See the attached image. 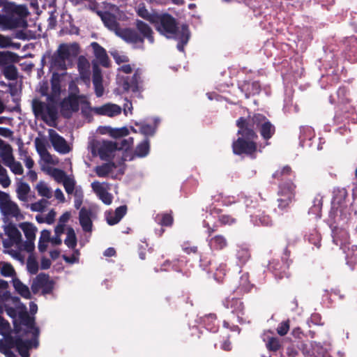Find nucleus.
Listing matches in <instances>:
<instances>
[{
	"label": "nucleus",
	"instance_id": "nucleus-1",
	"mask_svg": "<svg viewBox=\"0 0 357 357\" xmlns=\"http://www.w3.org/2000/svg\"><path fill=\"white\" fill-rule=\"evenodd\" d=\"M128 134V130L126 128L114 130L112 135L116 138V140L114 142L102 141L93 144L91 147L93 155H98L101 160H108L115 155L116 151H126L133 144L132 137L121 138Z\"/></svg>",
	"mask_w": 357,
	"mask_h": 357
},
{
	"label": "nucleus",
	"instance_id": "nucleus-2",
	"mask_svg": "<svg viewBox=\"0 0 357 357\" xmlns=\"http://www.w3.org/2000/svg\"><path fill=\"white\" fill-rule=\"evenodd\" d=\"M3 227L5 234L8 237L3 240L6 252L23 265L26 260V256L24 249H22L23 240L19 227L10 222L4 225Z\"/></svg>",
	"mask_w": 357,
	"mask_h": 357
},
{
	"label": "nucleus",
	"instance_id": "nucleus-3",
	"mask_svg": "<svg viewBox=\"0 0 357 357\" xmlns=\"http://www.w3.org/2000/svg\"><path fill=\"white\" fill-rule=\"evenodd\" d=\"M79 54L77 43H63L54 52L50 59V69L53 72L65 71L71 66Z\"/></svg>",
	"mask_w": 357,
	"mask_h": 357
},
{
	"label": "nucleus",
	"instance_id": "nucleus-4",
	"mask_svg": "<svg viewBox=\"0 0 357 357\" xmlns=\"http://www.w3.org/2000/svg\"><path fill=\"white\" fill-rule=\"evenodd\" d=\"M156 30L167 39L177 40L178 29L176 20L168 13H156L151 18Z\"/></svg>",
	"mask_w": 357,
	"mask_h": 357
},
{
	"label": "nucleus",
	"instance_id": "nucleus-5",
	"mask_svg": "<svg viewBox=\"0 0 357 357\" xmlns=\"http://www.w3.org/2000/svg\"><path fill=\"white\" fill-rule=\"evenodd\" d=\"M45 102L38 99L33 100V112L36 117L40 118L45 122L53 121L57 116L56 102L53 100H47V98Z\"/></svg>",
	"mask_w": 357,
	"mask_h": 357
},
{
	"label": "nucleus",
	"instance_id": "nucleus-6",
	"mask_svg": "<svg viewBox=\"0 0 357 357\" xmlns=\"http://www.w3.org/2000/svg\"><path fill=\"white\" fill-rule=\"evenodd\" d=\"M11 330L0 340V352L6 356L12 352L13 348H16L22 357H29V349L24 343L23 338L20 335L13 337L10 335Z\"/></svg>",
	"mask_w": 357,
	"mask_h": 357
},
{
	"label": "nucleus",
	"instance_id": "nucleus-7",
	"mask_svg": "<svg viewBox=\"0 0 357 357\" xmlns=\"http://www.w3.org/2000/svg\"><path fill=\"white\" fill-rule=\"evenodd\" d=\"M224 307L231 310V316L236 318L240 324L250 323L249 317L246 313L244 303L237 298H226L222 301Z\"/></svg>",
	"mask_w": 357,
	"mask_h": 357
},
{
	"label": "nucleus",
	"instance_id": "nucleus-8",
	"mask_svg": "<svg viewBox=\"0 0 357 357\" xmlns=\"http://www.w3.org/2000/svg\"><path fill=\"white\" fill-rule=\"evenodd\" d=\"M0 211L3 219L15 218L16 220H21L24 218L18 205L11 200L8 193L2 191H0Z\"/></svg>",
	"mask_w": 357,
	"mask_h": 357
},
{
	"label": "nucleus",
	"instance_id": "nucleus-9",
	"mask_svg": "<svg viewBox=\"0 0 357 357\" xmlns=\"http://www.w3.org/2000/svg\"><path fill=\"white\" fill-rule=\"evenodd\" d=\"M119 74L117 75V83L123 88L124 91H132L137 92L139 91V75L136 73L130 78L129 77H123L120 75L121 73L129 74L132 73V68L129 64H125L119 68Z\"/></svg>",
	"mask_w": 357,
	"mask_h": 357
},
{
	"label": "nucleus",
	"instance_id": "nucleus-10",
	"mask_svg": "<svg viewBox=\"0 0 357 357\" xmlns=\"http://www.w3.org/2000/svg\"><path fill=\"white\" fill-rule=\"evenodd\" d=\"M236 125L238 127L237 135L239 137L256 140L258 138L257 126L255 122V114L252 116L240 117L236 120Z\"/></svg>",
	"mask_w": 357,
	"mask_h": 357
},
{
	"label": "nucleus",
	"instance_id": "nucleus-11",
	"mask_svg": "<svg viewBox=\"0 0 357 357\" xmlns=\"http://www.w3.org/2000/svg\"><path fill=\"white\" fill-rule=\"evenodd\" d=\"M290 251L286 247L280 259H273L269 261L268 268L273 273L275 277L282 278L288 277V269L291 261L289 259Z\"/></svg>",
	"mask_w": 357,
	"mask_h": 357
},
{
	"label": "nucleus",
	"instance_id": "nucleus-12",
	"mask_svg": "<svg viewBox=\"0 0 357 357\" xmlns=\"http://www.w3.org/2000/svg\"><path fill=\"white\" fill-rule=\"evenodd\" d=\"M325 61L328 63L326 66H328V72L326 75H323L321 78V84L325 82H329L331 85L337 83L339 81L338 75V61L337 54H335L333 51L329 53H326Z\"/></svg>",
	"mask_w": 357,
	"mask_h": 357
},
{
	"label": "nucleus",
	"instance_id": "nucleus-13",
	"mask_svg": "<svg viewBox=\"0 0 357 357\" xmlns=\"http://www.w3.org/2000/svg\"><path fill=\"white\" fill-rule=\"evenodd\" d=\"M21 323L25 328L24 329L26 335L31 334V339H23L24 343L29 349L36 348L38 346L39 329L35 326V320L33 317L29 315H24L21 319Z\"/></svg>",
	"mask_w": 357,
	"mask_h": 357
},
{
	"label": "nucleus",
	"instance_id": "nucleus-14",
	"mask_svg": "<svg viewBox=\"0 0 357 357\" xmlns=\"http://www.w3.org/2000/svg\"><path fill=\"white\" fill-rule=\"evenodd\" d=\"M257 145L255 140L238 137L232 143L233 153L237 155H245L252 158H255Z\"/></svg>",
	"mask_w": 357,
	"mask_h": 357
},
{
	"label": "nucleus",
	"instance_id": "nucleus-15",
	"mask_svg": "<svg viewBox=\"0 0 357 357\" xmlns=\"http://www.w3.org/2000/svg\"><path fill=\"white\" fill-rule=\"evenodd\" d=\"M26 238V241H23L22 249L25 252H32L35 249L36 236L38 231V228L33 224L29 222H23L18 225Z\"/></svg>",
	"mask_w": 357,
	"mask_h": 357
},
{
	"label": "nucleus",
	"instance_id": "nucleus-16",
	"mask_svg": "<svg viewBox=\"0 0 357 357\" xmlns=\"http://www.w3.org/2000/svg\"><path fill=\"white\" fill-rule=\"evenodd\" d=\"M0 15V27L3 30L13 29L20 27L24 23L27 15H21L15 12H3Z\"/></svg>",
	"mask_w": 357,
	"mask_h": 357
},
{
	"label": "nucleus",
	"instance_id": "nucleus-17",
	"mask_svg": "<svg viewBox=\"0 0 357 357\" xmlns=\"http://www.w3.org/2000/svg\"><path fill=\"white\" fill-rule=\"evenodd\" d=\"M255 122L257 130L265 141L267 142L275 135V126L264 114H255Z\"/></svg>",
	"mask_w": 357,
	"mask_h": 357
},
{
	"label": "nucleus",
	"instance_id": "nucleus-18",
	"mask_svg": "<svg viewBox=\"0 0 357 357\" xmlns=\"http://www.w3.org/2000/svg\"><path fill=\"white\" fill-rule=\"evenodd\" d=\"M220 210L214 208L212 210L209 215H206V220L203 221V226L207 228V233L210 236L213 232L217 230L218 225L215 223L211 225L210 220L215 217L216 215L218 217V221L221 225H232L236 222V219L229 215L219 214Z\"/></svg>",
	"mask_w": 357,
	"mask_h": 357
},
{
	"label": "nucleus",
	"instance_id": "nucleus-19",
	"mask_svg": "<svg viewBox=\"0 0 357 357\" xmlns=\"http://www.w3.org/2000/svg\"><path fill=\"white\" fill-rule=\"evenodd\" d=\"M84 96H77L75 93L70 94L61 102V111L63 116L69 117L72 113L78 111L79 102Z\"/></svg>",
	"mask_w": 357,
	"mask_h": 357
},
{
	"label": "nucleus",
	"instance_id": "nucleus-20",
	"mask_svg": "<svg viewBox=\"0 0 357 357\" xmlns=\"http://www.w3.org/2000/svg\"><path fill=\"white\" fill-rule=\"evenodd\" d=\"M296 185L294 183L286 182L279 185V195L284 198L278 199V207L283 209L291 202L294 197Z\"/></svg>",
	"mask_w": 357,
	"mask_h": 357
},
{
	"label": "nucleus",
	"instance_id": "nucleus-21",
	"mask_svg": "<svg viewBox=\"0 0 357 357\" xmlns=\"http://www.w3.org/2000/svg\"><path fill=\"white\" fill-rule=\"evenodd\" d=\"M34 144L37 153L43 162L46 165H55L57 161L49 153L47 150L48 143L47 139L43 137H36L34 140Z\"/></svg>",
	"mask_w": 357,
	"mask_h": 357
},
{
	"label": "nucleus",
	"instance_id": "nucleus-22",
	"mask_svg": "<svg viewBox=\"0 0 357 357\" xmlns=\"http://www.w3.org/2000/svg\"><path fill=\"white\" fill-rule=\"evenodd\" d=\"M54 288V282L50 280L49 276L44 273H40L36 276L31 284V289L33 293H37L42 289L43 294H50Z\"/></svg>",
	"mask_w": 357,
	"mask_h": 357
},
{
	"label": "nucleus",
	"instance_id": "nucleus-23",
	"mask_svg": "<svg viewBox=\"0 0 357 357\" xmlns=\"http://www.w3.org/2000/svg\"><path fill=\"white\" fill-rule=\"evenodd\" d=\"M91 185L93 192L104 204L107 205L111 204L113 197L108 192L110 190V185L108 183L93 181Z\"/></svg>",
	"mask_w": 357,
	"mask_h": 357
},
{
	"label": "nucleus",
	"instance_id": "nucleus-24",
	"mask_svg": "<svg viewBox=\"0 0 357 357\" xmlns=\"http://www.w3.org/2000/svg\"><path fill=\"white\" fill-rule=\"evenodd\" d=\"M50 140L54 150L61 154L68 153L71 149L66 140L60 136L54 130L50 129L48 130Z\"/></svg>",
	"mask_w": 357,
	"mask_h": 357
},
{
	"label": "nucleus",
	"instance_id": "nucleus-25",
	"mask_svg": "<svg viewBox=\"0 0 357 357\" xmlns=\"http://www.w3.org/2000/svg\"><path fill=\"white\" fill-rule=\"evenodd\" d=\"M345 58L350 62L357 61V38L351 36L344 42Z\"/></svg>",
	"mask_w": 357,
	"mask_h": 357
},
{
	"label": "nucleus",
	"instance_id": "nucleus-26",
	"mask_svg": "<svg viewBox=\"0 0 357 357\" xmlns=\"http://www.w3.org/2000/svg\"><path fill=\"white\" fill-rule=\"evenodd\" d=\"M100 17L104 25L110 31H114L116 35L120 31L121 28L116 21V17L109 12L96 11Z\"/></svg>",
	"mask_w": 357,
	"mask_h": 357
},
{
	"label": "nucleus",
	"instance_id": "nucleus-27",
	"mask_svg": "<svg viewBox=\"0 0 357 357\" xmlns=\"http://www.w3.org/2000/svg\"><path fill=\"white\" fill-rule=\"evenodd\" d=\"M91 111L99 115L113 117L121 114V108L116 104L107 103L100 107H93Z\"/></svg>",
	"mask_w": 357,
	"mask_h": 357
},
{
	"label": "nucleus",
	"instance_id": "nucleus-28",
	"mask_svg": "<svg viewBox=\"0 0 357 357\" xmlns=\"http://www.w3.org/2000/svg\"><path fill=\"white\" fill-rule=\"evenodd\" d=\"M235 257L237 265L244 266L251 258L250 248L246 244H238L236 248Z\"/></svg>",
	"mask_w": 357,
	"mask_h": 357
},
{
	"label": "nucleus",
	"instance_id": "nucleus-29",
	"mask_svg": "<svg viewBox=\"0 0 357 357\" xmlns=\"http://www.w3.org/2000/svg\"><path fill=\"white\" fill-rule=\"evenodd\" d=\"M273 178L277 179L280 181V184L286 182H292V179L295 177L291 168L289 165L284 166L283 167L275 171L273 175Z\"/></svg>",
	"mask_w": 357,
	"mask_h": 357
},
{
	"label": "nucleus",
	"instance_id": "nucleus-30",
	"mask_svg": "<svg viewBox=\"0 0 357 357\" xmlns=\"http://www.w3.org/2000/svg\"><path fill=\"white\" fill-rule=\"evenodd\" d=\"M314 137V130L310 126H301L299 144L302 147L311 146V140Z\"/></svg>",
	"mask_w": 357,
	"mask_h": 357
},
{
	"label": "nucleus",
	"instance_id": "nucleus-31",
	"mask_svg": "<svg viewBox=\"0 0 357 357\" xmlns=\"http://www.w3.org/2000/svg\"><path fill=\"white\" fill-rule=\"evenodd\" d=\"M127 207L126 206H121L114 211H109L105 213V217L107 222L109 225H114L120 222L123 217L126 214Z\"/></svg>",
	"mask_w": 357,
	"mask_h": 357
},
{
	"label": "nucleus",
	"instance_id": "nucleus-32",
	"mask_svg": "<svg viewBox=\"0 0 357 357\" xmlns=\"http://www.w3.org/2000/svg\"><path fill=\"white\" fill-rule=\"evenodd\" d=\"M128 43H143V38L137 32L130 29H121L117 35Z\"/></svg>",
	"mask_w": 357,
	"mask_h": 357
},
{
	"label": "nucleus",
	"instance_id": "nucleus-33",
	"mask_svg": "<svg viewBox=\"0 0 357 357\" xmlns=\"http://www.w3.org/2000/svg\"><path fill=\"white\" fill-rule=\"evenodd\" d=\"M0 7H2L3 12H15L22 15H28L27 8L24 5H17L8 0H0Z\"/></svg>",
	"mask_w": 357,
	"mask_h": 357
},
{
	"label": "nucleus",
	"instance_id": "nucleus-34",
	"mask_svg": "<svg viewBox=\"0 0 357 357\" xmlns=\"http://www.w3.org/2000/svg\"><path fill=\"white\" fill-rule=\"evenodd\" d=\"M208 246L211 250H222L228 245L226 238L220 234L215 235L207 238Z\"/></svg>",
	"mask_w": 357,
	"mask_h": 357
},
{
	"label": "nucleus",
	"instance_id": "nucleus-35",
	"mask_svg": "<svg viewBox=\"0 0 357 357\" xmlns=\"http://www.w3.org/2000/svg\"><path fill=\"white\" fill-rule=\"evenodd\" d=\"M91 215V211L85 208H82L79 211V224L82 226V229L86 232H91L92 230L93 224Z\"/></svg>",
	"mask_w": 357,
	"mask_h": 357
},
{
	"label": "nucleus",
	"instance_id": "nucleus-36",
	"mask_svg": "<svg viewBox=\"0 0 357 357\" xmlns=\"http://www.w3.org/2000/svg\"><path fill=\"white\" fill-rule=\"evenodd\" d=\"M250 220L255 226H268L272 223L270 216L260 210L250 214Z\"/></svg>",
	"mask_w": 357,
	"mask_h": 357
},
{
	"label": "nucleus",
	"instance_id": "nucleus-37",
	"mask_svg": "<svg viewBox=\"0 0 357 357\" xmlns=\"http://www.w3.org/2000/svg\"><path fill=\"white\" fill-rule=\"evenodd\" d=\"M91 45L98 62L102 66L107 67L109 66V58L105 50L96 42H93Z\"/></svg>",
	"mask_w": 357,
	"mask_h": 357
},
{
	"label": "nucleus",
	"instance_id": "nucleus-38",
	"mask_svg": "<svg viewBox=\"0 0 357 357\" xmlns=\"http://www.w3.org/2000/svg\"><path fill=\"white\" fill-rule=\"evenodd\" d=\"M93 84L96 96L101 97L104 93V87L101 71L97 67L93 68Z\"/></svg>",
	"mask_w": 357,
	"mask_h": 357
},
{
	"label": "nucleus",
	"instance_id": "nucleus-39",
	"mask_svg": "<svg viewBox=\"0 0 357 357\" xmlns=\"http://www.w3.org/2000/svg\"><path fill=\"white\" fill-rule=\"evenodd\" d=\"M59 74L56 72H53L52 78L51 80V93L47 96V100H53L57 101V98L61 92V84Z\"/></svg>",
	"mask_w": 357,
	"mask_h": 357
},
{
	"label": "nucleus",
	"instance_id": "nucleus-40",
	"mask_svg": "<svg viewBox=\"0 0 357 357\" xmlns=\"http://www.w3.org/2000/svg\"><path fill=\"white\" fill-rule=\"evenodd\" d=\"M30 191V186L28 183H25L22 178H20L17 181L16 193L20 201L27 202Z\"/></svg>",
	"mask_w": 357,
	"mask_h": 357
},
{
	"label": "nucleus",
	"instance_id": "nucleus-41",
	"mask_svg": "<svg viewBox=\"0 0 357 357\" xmlns=\"http://www.w3.org/2000/svg\"><path fill=\"white\" fill-rule=\"evenodd\" d=\"M116 167L114 162H106L96 166L94 172L98 177L105 178L112 175Z\"/></svg>",
	"mask_w": 357,
	"mask_h": 357
},
{
	"label": "nucleus",
	"instance_id": "nucleus-42",
	"mask_svg": "<svg viewBox=\"0 0 357 357\" xmlns=\"http://www.w3.org/2000/svg\"><path fill=\"white\" fill-rule=\"evenodd\" d=\"M202 323L206 330L212 333H216L219 328L215 314H208L202 317Z\"/></svg>",
	"mask_w": 357,
	"mask_h": 357
},
{
	"label": "nucleus",
	"instance_id": "nucleus-43",
	"mask_svg": "<svg viewBox=\"0 0 357 357\" xmlns=\"http://www.w3.org/2000/svg\"><path fill=\"white\" fill-rule=\"evenodd\" d=\"M136 26L143 39L146 38L150 43H153V31L147 24L141 20H137Z\"/></svg>",
	"mask_w": 357,
	"mask_h": 357
},
{
	"label": "nucleus",
	"instance_id": "nucleus-44",
	"mask_svg": "<svg viewBox=\"0 0 357 357\" xmlns=\"http://www.w3.org/2000/svg\"><path fill=\"white\" fill-rule=\"evenodd\" d=\"M160 120L158 118L154 119V125L151 126L146 124L144 122L136 123V126L139 128V131L145 136L153 135L155 132L156 128L159 123Z\"/></svg>",
	"mask_w": 357,
	"mask_h": 357
},
{
	"label": "nucleus",
	"instance_id": "nucleus-45",
	"mask_svg": "<svg viewBox=\"0 0 357 357\" xmlns=\"http://www.w3.org/2000/svg\"><path fill=\"white\" fill-rule=\"evenodd\" d=\"M35 188L38 195L44 199H49L53 196L52 189L43 181H40Z\"/></svg>",
	"mask_w": 357,
	"mask_h": 357
},
{
	"label": "nucleus",
	"instance_id": "nucleus-46",
	"mask_svg": "<svg viewBox=\"0 0 357 357\" xmlns=\"http://www.w3.org/2000/svg\"><path fill=\"white\" fill-rule=\"evenodd\" d=\"M51 242V232L47 229H43L40 232V236L38 241V250L40 252H44L47 250L48 243Z\"/></svg>",
	"mask_w": 357,
	"mask_h": 357
},
{
	"label": "nucleus",
	"instance_id": "nucleus-47",
	"mask_svg": "<svg viewBox=\"0 0 357 357\" xmlns=\"http://www.w3.org/2000/svg\"><path fill=\"white\" fill-rule=\"evenodd\" d=\"M150 143L149 139H145L137 144L135 151V155L138 158H144L149 153Z\"/></svg>",
	"mask_w": 357,
	"mask_h": 357
},
{
	"label": "nucleus",
	"instance_id": "nucleus-48",
	"mask_svg": "<svg viewBox=\"0 0 357 357\" xmlns=\"http://www.w3.org/2000/svg\"><path fill=\"white\" fill-rule=\"evenodd\" d=\"M153 218L155 222L161 226H171L173 222L172 215L166 212L158 213Z\"/></svg>",
	"mask_w": 357,
	"mask_h": 357
},
{
	"label": "nucleus",
	"instance_id": "nucleus-49",
	"mask_svg": "<svg viewBox=\"0 0 357 357\" xmlns=\"http://www.w3.org/2000/svg\"><path fill=\"white\" fill-rule=\"evenodd\" d=\"M13 287L15 290L24 298H29L31 297V292L27 286L24 284L19 279L15 278L13 280Z\"/></svg>",
	"mask_w": 357,
	"mask_h": 357
},
{
	"label": "nucleus",
	"instance_id": "nucleus-50",
	"mask_svg": "<svg viewBox=\"0 0 357 357\" xmlns=\"http://www.w3.org/2000/svg\"><path fill=\"white\" fill-rule=\"evenodd\" d=\"M26 252H25V256ZM29 257L26 259V269L31 274H36L38 271V264L37 259L32 252H27Z\"/></svg>",
	"mask_w": 357,
	"mask_h": 357
},
{
	"label": "nucleus",
	"instance_id": "nucleus-51",
	"mask_svg": "<svg viewBox=\"0 0 357 357\" xmlns=\"http://www.w3.org/2000/svg\"><path fill=\"white\" fill-rule=\"evenodd\" d=\"M50 204V202L48 199L42 198L34 203L27 204L26 206V208H29L31 211L43 212Z\"/></svg>",
	"mask_w": 357,
	"mask_h": 357
},
{
	"label": "nucleus",
	"instance_id": "nucleus-52",
	"mask_svg": "<svg viewBox=\"0 0 357 357\" xmlns=\"http://www.w3.org/2000/svg\"><path fill=\"white\" fill-rule=\"evenodd\" d=\"M190 38L188 26L183 24L180 29V52H183V45H186Z\"/></svg>",
	"mask_w": 357,
	"mask_h": 357
},
{
	"label": "nucleus",
	"instance_id": "nucleus-53",
	"mask_svg": "<svg viewBox=\"0 0 357 357\" xmlns=\"http://www.w3.org/2000/svg\"><path fill=\"white\" fill-rule=\"evenodd\" d=\"M239 202L245 205L246 212L250 214L253 213L252 210L255 209L257 206V201L254 200L250 196L241 195L239 198Z\"/></svg>",
	"mask_w": 357,
	"mask_h": 357
},
{
	"label": "nucleus",
	"instance_id": "nucleus-54",
	"mask_svg": "<svg viewBox=\"0 0 357 357\" xmlns=\"http://www.w3.org/2000/svg\"><path fill=\"white\" fill-rule=\"evenodd\" d=\"M78 68L81 77L83 79L89 82V63L85 59H79L78 62Z\"/></svg>",
	"mask_w": 357,
	"mask_h": 357
},
{
	"label": "nucleus",
	"instance_id": "nucleus-55",
	"mask_svg": "<svg viewBox=\"0 0 357 357\" xmlns=\"http://www.w3.org/2000/svg\"><path fill=\"white\" fill-rule=\"evenodd\" d=\"M322 208V199L319 197V195H317L314 197L313 200V205L309 209L308 213L310 214H314L317 218H321V211Z\"/></svg>",
	"mask_w": 357,
	"mask_h": 357
},
{
	"label": "nucleus",
	"instance_id": "nucleus-56",
	"mask_svg": "<svg viewBox=\"0 0 357 357\" xmlns=\"http://www.w3.org/2000/svg\"><path fill=\"white\" fill-rule=\"evenodd\" d=\"M3 74L9 80H16L18 76L17 68L11 64L3 67Z\"/></svg>",
	"mask_w": 357,
	"mask_h": 357
},
{
	"label": "nucleus",
	"instance_id": "nucleus-57",
	"mask_svg": "<svg viewBox=\"0 0 357 357\" xmlns=\"http://www.w3.org/2000/svg\"><path fill=\"white\" fill-rule=\"evenodd\" d=\"M0 157L6 166L15 159L13 155L12 148L10 145L0 152Z\"/></svg>",
	"mask_w": 357,
	"mask_h": 357
},
{
	"label": "nucleus",
	"instance_id": "nucleus-58",
	"mask_svg": "<svg viewBox=\"0 0 357 357\" xmlns=\"http://www.w3.org/2000/svg\"><path fill=\"white\" fill-rule=\"evenodd\" d=\"M65 244L69 248H75L77 245V238L75 231L73 228L70 227L67 230V236L64 241Z\"/></svg>",
	"mask_w": 357,
	"mask_h": 357
},
{
	"label": "nucleus",
	"instance_id": "nucleus-59",
	"mask_svg": "<svg viewBox=\"0 0 357 357\" xmlns=\"http://www.w3.org/2000/svg\"><path fill=\"white\" fill-rule=\"evenodd\" d=\"M251 287L248 273H243L240 278L238 289H239L240 291L248 292L250 290Z\"/></svg>",
	"mask_w": 357,
	"mask_h": 357
},
{
	"label": "nucleus",
	"instance_id": "nucleus-60",
	"mask_svg": "<svg viewBox=\"0 0 357 357\" xmlns=\"http://www.w3.org/2000/svg\"><path fill=\"white\" fill-rule=\"evenodd\" d=\"M266 347L268 351H277L281 347L280 340L275 337H268Z\"/></svg>",
	"mask_w": 357,
	"mask_h": 357
},
{
	"label": "nucleus",
	"instance_id": "nucleus-61",
	"mask_svg": "<svg viewBox=\"0 0 357 357\" xmlns=\"http://www.w3.org/2000/svg\"><path fill=\"white\" fill-rule=\"evenodd\" d=\"M0 273L4 277H11L15 275V270L11 264L0 262Z\"/></svg>",
	"mask_w": 357,
	"mask_h": 357
},
{
	"label": "nucleus",
	"instance_id": "nucleus-62",
	"mask_svg": "<svg viewBox=\"0 0 357 357\" xmlns=\"http://www.w3.org/2000/svg\"><path fill=\"white\" fill-rule=\"evenodd\" d=\"M10 171L15 175H22L24 169L22 164L15 159L6 165Z\"/></svg>",
	"mask_w": 357,
	"mask_h": 357
},
{
	"label": "nucleus",
	"instance_id": "nucleus-63",
	"mask_svg": "<svg viewBox=\"0 0 357 357\" xmlns=\"http://www.w3.org/2000/svg\"><path fill=\"white\" fill-rule=\"evenodd\" d=\"M62 183L68 195H75V190L77 187L75 188V181L74 178L68 176Z\"/></svg>",
	"mask_w": 357,
	"mask_h": 357
},
{
	"label": "nucleus",
	"instance_id": "nucleus-64",
	"mask_svg": "<svg viewBox=\"0 0 357 357\" xmlns=\"http://www.w3.org/2000/svg\"><path fill=\"white\" fill-rule=\"evenodd\" d=\"M0 184L3 188H7L10 184V180L7 174L6 169L0 164Z\"/></svg>",
	"mask_w": 357,
	"mask_h": 357
}]
</instances>
